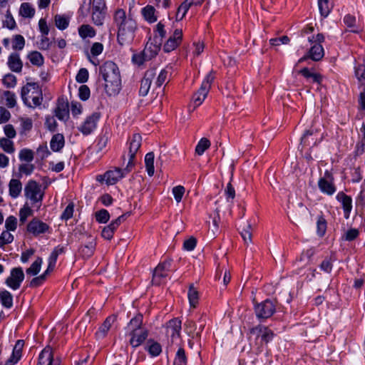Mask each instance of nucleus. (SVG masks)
I'll return each instance as SVG.
<instances>
[{"label": "nucleus", "instance_id": "obj_1", "mask_svg": "<svg viewBox=\"0 0 365 365\" xmlns=\"http://www.w3.org/2000/svg\"><path fill=\"white\" fill-rule=\"evenodd\" d=\"M114 24L118 28L117 39L120 45L131 42L137 30L138 26L131 14H126L123 9H118L113 14Z\"/></svg>", "mask_w": 365, "mask_h": 365}, {"label": "nucleus", "instance_id": "obj_2", "mask_svg": "<svg viewBox=\"0 0 365 365\" xmlns=\"http://www.w3.org/2000/svg\"><path fill=\"white\" fill-rule=\"evenodd\" d=\"M105 81L104 89L109 96L117 95L121 89V78L118 66L111 61H106L99 68Z\"/></svg>", "mask_w": 365, "mask_h": 365}, {"label": "nucleus", "instance_id": "obj_3", "mask_svg": "<svg viewBox=\"0 0 365 365\" xmlns=\"http://www.w3.org/2000/svg\"><path fill=\"white\" fill-rule=\"evenodd\" d=\"M21 98L24 104L29 108H36L43 101L42 89L37 83H27L21 88Z\"/></svg>", "mask_w": 365, "mask_h": 365}, {"label": "nucleus", "instance_id": "obj_4", "mask_svg": "<svg viewBox=\"0 0 365 365\" xmlns=\"http://www.w3.org/2000/svg\"><path fill=\"white\" fill-rule=\"evenodd\" d=\"M142 143V136L139 133H134L128 140V162L125 168L127 172H130L136 163V154Z\"/></svg>", "mask_w": 365, "mask_h": 365}, {"label": "nucleus", "instance_id": "obj_5", "mask_svg": "<svg viewBox=\"0 0 365 365\" xmlns=\"http://www.w3.org/2000/svg\"><path fill=\"white\" fill-rule=\"evenodd\" d=\"M25 196L30 199L33 204H37L39 208L44 196V192L41 191V186L36 181L29 180L24 187Z\"/></svg>", "mask_w": 365, "mask_h": 365}, {"label": "nucleus", "instance_id": "obj_6", "mask_svg": "<svg viewBox=\"0 0 365 365\" xmlns=\"http://www.w3.org/2000/svg\"><path fill=\"white\" fill-rule=\"evenodd\" d=\"M214 79L215 76L212 73H210L206 76L200 88L192 96V101L195 105V108L198 107L203 103L211 88V84Z\"/></svg>", "mask_w": 365, "mask_h": 365}, {"label": "nucleus", "instance_id": "obj_7", "mask_svg": "<svg viewBox=\"0 0 365 365\" xmlns=\"http://www.w3.org/2000/svg\"><path fill=\"white\" fill-rule=\"evenodd\" d=\"M276 311L275 302L271 299H265L264 301L257 304L255 306V312L258 319H267L270 318Z\"/></svg>", "mask_w": 365, "mask_h": 365}, {"label": "nucleus", "instance_id": "obj_8", "mask_svg": "<svg viewBox=\"0 0 365 365\" xmlns=\"http://www.w3.org/2000/svg\"><path fill=\"white\" fill-rule=\"evenodd\" d=\"M334 176L329 170H325L324 177L318 180V186L320 191L328 195H332L336 192V187L334 183Z\"/></svg>", "mask_w": 365, "mask_h": 365}, {"label": "nucleus", "instance_id": "obj_9", "mask_svg": "<svg viewBox=\"0 0 365 365\" xmlns=\"http://www.w3.org/2000/svg\"><path fill=\"white\" fill-rule=\"evenodd\" d=\"M100 118L101 113L99 112H93L86 117L83 123L78 128V130L86 136L91 134L96 130Z\"/></svg>", "mask_w": 365, "mask_h": 365}, {"label": "nucleus", "instance_id": "obj_10", "mask_svg": "<svg viewBox=\"0 0 365 365\" xmlns=\"http://www.w3.org/2000/svg\"><path fill=\"white\" fill-rule=\"evenodd\" d=\"M170 266L171 261L165 260L155 267L152 279L153 284L159 285L162 283L163 280L168 275Z\"/></svg>", "mask_w": 365, "mask_h": 365}, {"label": "nucleus", "instance_id": "obj_11", "mask_svg": "<svg viewBox=\"0 0 365 365\" xmlns=\"http://www.w3.org/2000/svg\"><path fill=\"white\" fill-rule=\"evenodd\" d=\"M24 279V273L21 267H15L11 270V274L6 278V284L14 290L18 289Z\"/></svg>", "mask_w": 365, "mask_h": 365}, {"label": "nucleus", "instance_id": "obj_12", "mask_svg": "<svg viewBox=\"0 0 365 365\" xmlns=\"http://www.w3.org/2000/svg\"><path fill=\"white\" fill-rule=\"evenodd\" d=\"M53 113L59 120L64 122L68 120L69 118V104L66 98L63 96L58 98Z\"/></svg>", "mask_w": 365, "mask_h": 365}, {"label": "nucleus", "instance_id": "obj_13", "mask_svg": "<svg viewBox=\"0 0 365 365\" xmlns=\"http://www.w3.org/2000/svg\"><path fill=\"white\" fill-rule=\"evenodd\" d=\"M250 334H255L257 338H261V341L267 344L271 341L274 336L272 330L268 327L257 325L250 330Z\"/></svg>", "mask_w": 365, "mask_h": 365}, {"label": "nucleus", "instance_id": "obj_14", "mask_svg": "<svg viewBox=\"0 0 365 365\" xmlns=\"http://www.w3.org/2000/svg\"><path fill=\"white\" fill-rule=\"evenodd\" d=\"M182 30L176 29L173 34L169 37L163 46V50L166 53L174 51L182 42Z\"/></svg>", "mask_w": 365, "mask_h": 365}, {"label": "nucleus", "instance_id": "obj_15", "mask_svg": "<svg viewBox=\"0 0 365 365\" xmlns=\"http://www.w3.org/2000/svg\"><path fill=\"white\" fill-rule=\"evenodd\" d=\"M324 51L322 46L319 43H315L309 48L306 55L299 58L298 63H301L308 58L314 61H319L324 57Z\"/></svg>", "mask_w": 365, "mask_h": 365}, {"label": "nucleus", "instance_id": "obj_16", "mask_svg": "<svg viewBox=\"0 0 365 365\" xmlns=\"http://www.w3.org/2000/svg\"><path fill=\"white\" fill-rule=\"evenodd\" d=\"M37 365H60L58 359H54L53 349L46 346L40 353Z\"/></svg>", "mask_w": 365, "mask_h": 365}, {"label": "nucleus", "instance_id": "obj_17", "mask_svg": "<svg viewBox=\"0 0 365 365\" xmlns=\"http://www.w3.org/2000/svg\"><path fill=\"white\" fill-rule=\"evenodd\" d=\"M124 220V215H120L115 220L111 221L108 225L104 227L101 232L102 237H103L105 240H110L113 237L114 232L116 231L118 227Z\"/></svg>", "mask_w": 365, "mask_h": 365}, {"label": "nucleus", "instance_id": "obj_18", "mask_svg": "<svg viewBox=\"0 0 365 365\" xmlns=\"http://www.w3.org/2000/svg\"><path fill=\"white\" fill-rule=\"evenodd\" d=\"M48 229L49 226L38 218H34L27 225V231L35 236L46 232Z\"/></svg>", "mask_w": 365, "mask_h": 365}, {"label": "nucleus", "instance_id": "obj_19", "mask_svg": "<svg viewBox=\"0 0 365 365\" xmlns=\"http://www.w3.org/2000/svg\"><path fill=\"white\" fill-rule=\"evenodd\" d=\"M155 69L148 70L141 80L139 94L141 96H145L150 90L153 79L155 76Z\"/></svg>", "mask_w": 365, "mask_h": 365}, {"label": "nucleus", "instance_id": "obj_20", "mask_svg": "<svg viewBox=\"0 0 365 365\" xmlns=\"http://www.w3.org/2000/svg\"><path fill=\"white\" fill-rule=\"evenodd\" d=\"M128 173L129 172H127L125 168L123 170L120 168H115L114 170L106 172L103 177L106 180V184L114 185Z\"/></svg>", "mask_w": 365, "mask_h": 365}, {"label": "nucleus", "instance_id": "obj_21", "mask_svg": "<svg viewBox=\"0 0 365 365\" xmlns=\"http://www.w3.org/2000/svg\"><path fill=\"white\" fill-rule=\"evenodd\" d=\"M88 2V4L91 5L93 3L92 6V20L93 22L97 25L101 26L103 24L104 16L101 11V9L103 7L104 4L99 0V2L97 4H95L96 0H84V2Z\"/></svg>", "mask_w": 365, "mask_h": 365}, {"label": "nucleus", "instance_id": "obj_22", "mask_svg": "<svg viewBox=\"0 0 365 365\" xmlns=\"http://www.w3.org/2000/svg\"><path fill=\"white\" fill-rule=\"evenodd\" d=\"M205 0H185L178 7L176 14V20H182L186 15L189 9L195 5L200 6Z\"/></svg>", "mask_w": 365, "mask_h": 365}, {"label": "nucleus", "instance_id": "obj_23", "mask_svg": "<svg viewBox=\"0 0 365 365\" xmlns=\"http://www.w3.org/2000/svg\"><path fill=\"white\" fill-rule=\"evenodd\" d=\"M24 346V341L21 339L17 340L14 346L12 354L9 359H7L4 365H14L21 357L22 349Z\"/></svg>", "mask_w": 365, "mask_h": 365}, {"label": "nucleus", "instance_id": "obj_24", "mask_svg": "<svg viewBox=\"0 0 365 365\" xmlns=\"http://www.w3.org/2000/svg\"><path fill=\"white\" fill-rule=\"evenodd\" d=\"M128 335L130 336V344L133 348H136L145 341L148 336V331L147 329H141L138 331L129 334Z\"/></svg>", "mask_w": 365, "mask_h": 365}, {"label": "nucleus", "instance_id": "obj_25", "mask_svg": "<svg viewBox=\"0 0 365 365\" xmlns=\"http://www.w3.org/2000/svg\"><path fill=\"white\" fill-rule=\"evenodd\" d=\"M182 322L178 318L170 319L166 326L167 333L170 334V336L174 339L179 337L181 331Z\"/></svg>", "mask_w": 365, "mask_h": 365}, {"label": "nucleus", "instance_id": "obj_26", "mask_svg": "<svg viewBox=\"0 0 365 365\" xmlns=\"http://www.w3.org/2000/svg\"><path fill=\"white\" fill-rule=\"evenodd\" d=\"M336 200L341 202L342 207L344 212V217L349 218V214L352 209V200L351 197L346 195L343 192H339L336 195Z\"/></svg>", "mask_w": 365, "mask_h": 365}, {"label": "nucleus", "instance_id": "obj_27", "mask_svg": "<svg viewBox=\"0 0 365 365\" xmlns=\"http://www.w3.org/2000/svg\"><path fill=\"white\" fill-rule=\"evenodd\" d=\"M8 66L14 72L20 73L22 70L23 62L18 53H11L8 58Z\"/></svg>", "mask_w": 365, "mask_h": 365}, {"label": "nucleus", "instance_id": "obj_28", "mask_svg": "<svg viewBox=\"0 0 365 365\" xmlns=\"http://www.w3.org/2000/svg\"><path fill=\"white\" fill-rule=\"evenodd\" d=\"M144 349L151 357L158 356L162 352V346L154 339H148L144 346Z\"/></svg>", "mask_w": 365, "mask_h": 365}, {"label": "nucleus", "instance_id": "obj_29", "mask_svg": "<svg viewBox=\"0 0 365 365\" xmlns=\"http://www.w3.org/2000/svg\"><path fill=\"white\" fill-rule=\"evenodd\" d=\"M143 317L141 314H136L134 317H133L130 319V321L129 322L126 327L127 332L128 333V334L143 329Z\"/></svg>", "mask_w": 365, "mask_h": 365}, {"label": "nucleus", "instance_id": "obj_30", "mask_svg": "<svg viewBox=\"0 0 365 365\" xmlns=\"http://www.w3.org/2000/svg\"><path fill=\"white\" fill-rule=\"evenodd\" d=\"M65 145V138L61 133L54 134L50 141V148L53 152H60Z\"/></svg>", "mask_w": 365, "mask_h": 365}, {"label": "nucleus", "instance_id": "obj_31", "mask_svg": "<svg viewBox=\"0 0 365 365\" xmlns=\"http://www.w3.org/2000/svg\"><path fill=\"white\" fill-rule=\"evenodd\" d=\"M160 45L161 44H159V42L157 41L155 43L148 42L143 49V55L145 56V58L151 60L153 58L155 57L160 51Z\"/></svg>", "mask_w": 365, "mask_h": 365}, {"label": "nucleus", "instance_id": "obj_32", "mask_svg": "<svg viewBox=\"0 0 365 365\" xmlns=\"http://www.w3.org/2000/svg\"><path fill=\"white\" fill-rule=\"evenodd\" d=\"M299 73L311 83H320L322 80V76L319 73L312 72V70L308 68L301 69Z\"/></svg>", "mask_w": 365, "mask_h": 365}, {"label": "nucleus", "instance_id": "obj_33", "mask_svg": "<svg viewBox=\"0 0 365 365\" xmlns=\"http://www.w3.org/2000/svg\"><path fill=\"white\" fill-rule=\"evenodd\" d=\"M308 212V208L302 203H299L298 207L293 211L292 217L297 222L301 223L304 220Z\"/></svg>", "mask_w": 365, "mask_h": 365}, {"label": "nucleus", "instance_id": "obj_34", "mask_svg": "<svg viewBox=\"0 0 365 365\" xmlns=\"http://www.w3.org/2000/svg\"><path fill=\"white\" fill-rule=\"evenodd\" d=\"M318 6L322 16L327 17L334 6L332 0H318Z\"/></svg>", "mask_w": 365, "mask_h": 365}, {"label": "nucleus", "instance_id": "obj_35", "mask_svg": "<svg viewBox=\"0 0 365 365\" xmlns=\"http://www.w3.org/2000/svg\"><path fill=\"white\" fill-rule=\"evenodd\" d=\"M80 37L83 39L93 38L96 35V31L89 24H83L78 29Z\"/></svg>", "mask_w": 365, "mask_h": 365}, {"label": "nucleus", "instance_id": "obj_36", "mask_svg": "<svg viewBox=\"0 0 365 365\" xmlns=\"http://www.w3.org/2000/svg\"><path fill=\"white\" fill-rule=\"evenodd\" d=\"M115 320V317L114 316L108 317L104 322L98 328V331H97L96 334L98 335L99 337H104L110 329Z\"/></svg>", "mask_w": 365, "mask_h": 365}, {"label": "nucleus", "instance_id": "obj_37", "mask_svg": "<svg viewBox=\"0 0 365 365\" xmlns=\"http://www.w3.org/2000/svg\"><path fill=\"white\" fill-rule=\"evenodd\" d=\"M9 195L14 197H17L22 190V184L19 180L11 179L9 182Z\"/></svg>", "mask_w": 365, "mask_h": 365}, {"label": "nucleus", "instance_id": "obj_38", "mask_svg": "<svg viewBox=\"0 0 365 365\" xmlns=\"http://www.w3.org/2000/svg\"><path fill=\"white\" fill-rule=\"evenodd\" d=\"M0 303L6 309H11L13 307V296L7 290L0 292Z\"/></svg>", "mask_w": 365, "mask_h": 365}, {"label": "nucleus", "instance_id": "obj_39", "mask_svg": "<svg viewBox=\"0 0 365 365\" xmlns=\"http://www.w3.org/2000/svg\"><path fill=\"white\" fill-rule=\"evenodd\" d=\"M154 159L155 155L153 152L148 153L145 156V168L150 177H152L155 173Z\"/></svg>", "mask_w": 365, "mask_h": 365}, {"label": "nucleus", "instance_id": "obj_40", "mask_svg": "<svg viewBox=\"0 0 365 365\" xmlns=\"http://www.w3.org/2000/svg\"><path fill=\"white\" fill-rule=\"evenodd\" d=\"M354 73L359 86L365 88V64H359L355 66Z\"/></svg>", "mask_w": 365, "mask_h": 365}, {"label": "nucleus", "instance_id": "obj_41", "mask_svg": "<svg viewBox=\"0 0 365 365\" xmlns=\"http://www.w3.org/2000/svg\"><path fill=\"white\" fill-rule=\"evenodd\" d=\"M155 9L153 6L148 5L142 9V14L145 19L149 23H154L157 21L155 15Z\"/></svg>", "mask_w": 365, "mask_h": 365}, {"label": "nucleus", "instance_id": "obj_42", "mask_svg": "<svg viewBox=\"0 0 365 365\" xmlns=\"http://www.w3.org/2000/svg\"><path fill=\"white\" fill-rule=\"evenodd\" d=\"M30 62L36 66H41L44 63V58L42 54L38 51H31L27 56Z\"/></svg>", "mask_w": 365, "mask_h": 365}, {"label": "nucleus", "instance_id": "obj_43", "mask_svg": "<svg viewBox=\"0 0 365 365\" xmlns=\"http://www.w3.org/2000/svg\"><path fill=\"white\" fill-rule=\"evenodd\" d=\"M0 148L6 153L11 154L15 152V147L14 142L11 138H0Z\"/></svg>", "mask_w": 365, "mask_h": 365}, {"label": "nucleus", "instance_id": "obj_44", "mask_svg": "<svg viewBox=\"0 0 365 365\" xmlns=\"http://www.w3.org/2000/svg\"><path fill=\"white\" fill-rule=\"evenodd\" d=\"M336 260L335 255L332 253L329 257H326L320 264V269L327 273H330L333 267V262Z\"/></svg>", "mask_w": 365, "mask_h": 365}, {"label": "nucleus", "instance_id": "obj_45", "mask_svg": "<svg viewBox=\"0 0 365 365\" xmlns=\"http://www.w3.org/2000/svg\"><path fill=\"white\" fill-rule=\"evenodd\" d=\"M43 259L41 257H38L32 263V264L26 269V272L28 275L34 276L36 275L41 270Z\"/></svg>", "mask_w": 365, "mask_h": 365}, {"label": "nucleus", "instance_id": "obj_46", "mask_svg": "<svg viewBox=\"0 0 365 365\" xmlns=\"http://www.w3.org/2000/svg\"><path fill=\"white\" fill-rule=\"evenodd\" d=\"M90 238L91 240L88 242V244L81 246L80 248L81 252L87 257H91L93 255L96 245L95 240L92 238L91 236Z\"/></svg>", "mask_w": 365, "mask_h": 365}, {"label": "nucleus", "instance_id": "obj_47", "mask_svg": "<svg viewBox=\"0 0 365 365\" xmlns=\"http://www.w3.org/2000/svg\"><path fill=\"white\" fill-rule=\"evenodd\" d=\"M19 14L23 17L31 18L35 14V9L29 3H22L20 6Z\"/></svg>", "mask_w": 365, "mask_h": 365}, {"label": "nucleus", "instance_id": "obj_48", "mask_svg": "<svg viewBox=\"0 0 365 365\" xmlns=\"http://www.w3.org/2000/svg\"><path fill=\"white\" fill-rule=\"evenodd\" d=\"M187 297L190 306L194 308L196 307L198 304L199 293L193 284H191L189 287Z\"/></svg>", "mask_w": 365, "mask_h": 365}, {"label": "nucleus", "instance_id": "obj_49", "mask_svg": "<svg viewBox=\"0 0 365 365\" xmlns=\"http://www.w3.org/2000/svg\"><path fill=\"white\" fill-rule=\"evenodd\" d=\"M327 228V222L324 216H318L317 221V233L320 237L324 236Z\"/></svg>", "mask_w": 365, "mask_h": 365}, {"label": "nucleus", "instance_id": "obj_50", "mask_svg": "<svg viewBox=\"0 0 365 365\" xmlns=\"http://www.w3.org/2000/svg\"><path fill=\"white\" fill-rule=\"evenodd\" d=\"M210 141L207 138H201L195 147V153L202 155L210 148Z\"/></svg>", "mask_w": 365, "mask_h": 365}, {"label": "nucleus", "instance_id": "obj_51", "mask_svg": "<svg viewBox=\"0 0 365 365\" xmlns=\"http://www.w3.org/2000/svg\"><path fill=\"white\" fill-rule=\"evenodd\" d=\"M55 25L60 30L66 29L69 24V20L65 16L56 14L54 16Z\"/></svg>", "mask_w": 365, "mask_h": 365}, {"label": "nucleus", "instance_id": "obj_52", "mask_svg": "<svg viewBox=\"0 0 365 365\" xmlns=\"http://www.w3.org/2000/svg\"><path fill=\"white\" fill-rule=\"evenodd\" d=\"M4 97L5 100V105L9 108H14L16 104V95L9 91L4 92Z\"/></svg>", "mask_w": 365, "mask_h": 365}, {"label": "nucleus", "instance_id": "obj_53", "mask_svg": "<svg viewBox=\"0 0 365 365\" xmlns=\"http://www.w3.org/2000/svg\"><path fill=\"white\" fill-rule=\"evenodd\" d=\"M25 46V39L23 36L16 34L13 38L12 48L14 50L21 51Z\"/></svg>", "mask_w": 365, "mask_h": 365}, {"label": "nucleus", "instance_id": "obj_54", "mask_svg": "<svg viewBox=\"0 0 365 365\" xmlns=\"http://www.w3.org/2000/svg\"><path fill=\"white\" fill-rule=\"evenodd\" d=\"M14 240V236L9 230L3 231L0 235V247L4 248L7 244L11 243Z\"/></svg>", "mask_w": 365, "mask_h": 365}, {"label": "nucleus", "instance_id": "obj_55", "mask_svg": "<svg viewBox=\"0 0 365 365\" xmlns=\"http://www.w3.org/2000/svg\"><path fill=\"white\" fill-rule=\"evenodd\" d=\"M96 220L99 223H106L110 219V214L107 210L101 209L95 214Z\"/></svg>", "mask_w": 365, "mask_h": 365}, {"label": "nucleus", "instance_id": "obj_56", "mask_svg": "<svg viewBox=\"0 0 365 365\" xmlns=\"http://www.w3.org/2000/svg\"><path fill=\"white\" fill-rule=\"evenodd\" d=\"M33 215V210L27 205H25L19 211V220L23 224L27 218Z\"/></svg>", "mask_w": 365, "mask_h": 365}, {"label": "nucleus", "instance_id": "obj_57", "mask_svg": "<svg viewBox=\"0 0 365 365\" xmlns=\"http://www.w3.org/2000/svg\"><path fill=\"white\" fill-rule=\"evenodd\" d=\"M240 235L245 241V243L250 242L252 240V232H251V225L249 223L244 225L243 227L241 228Z\"/></svg>", "mask_w": 365, "mask_h": 365}, {"label": "nucleus", "instance_id": "obj_58", "mask_svg": "<svg viewBox=\"0 0 365 365\" xmlns=\"http://www.w3.org/2000/svg\"><path fill=\"white\" fill-rule=\"evenodd\" d=\"M187 358L184 349L180 348L176 354V358L174 361V365H186Z\"/></svg>", "mask_w": 365, "mask_h": 365}, {"label": "nucleus", "instance_id": "obj_59", "mask_svg": "<svg viewBox=\"0 0 365 365\" xmlns=\"http://www.w3.org/2000/svg\"><path fill=\"white\" fill-rule=\"evenodd\" d=\"M19 159L30 163L34 160V152L30 149H22L19 152Z\"/></svg>", "mask_w": 365, "mask_h": 365}, {"label": "nucleus", "instance_id": "obj_60", "mask_svg": "<svg viewBox=\"0 0 365 365\" xmlns=\"http://www.w3.org/2000/svg\"><path fill=\"white\" fill-rule=\"evenodd\" d=\"M359 232L358 229L351 228L348 230L342 236V239L346 241H353L358 237Z\"/></svg>", "mask_w": 365, "mask_h": 365}, {"label": "nucleus", "instance_id": "obj_61", "mask_svg": "<svg viewBox=\"0 0 365 365\" xmlns=\"http://www.w3.org/2000/svg\"><path fill=\"white\" fill-rule=\"evenodd\" d=\"M45 126L51 132H54L57 129L58 123L54 116L47 115L45 120Z\"/></svg>", "mask_w": 365, "mask_h": 365}, {"label": "nucleus", "instance_id": "obj_62", "mask_svg": "<svg viewBox=\"0 0 365 365\" xmlns=\"http://www.w3.org/2000/svg\"><path fill=\"white\" fill-rule=\"evenodd\" d=\"M2 82L7 88H13L16 84V78L13 74L8 73L4 76Z\"/></svg>", "mask_w": 365, "mask_h": 365}, {"label": "nucleus", "instance_id": "obj_63", "mask_svg": "<svg viewBox=\"0 0 365 365\" xmlns=\"http://www.w3.org/2000/svg\"><path fill=\"white\" fill-rule=\"evenodd\" d=\"M74 211V205L73 202L69 203L64 211L61 214V219L63 220H68L73 217Z\"/></svg>", "mask_w": 365, "mask_h": 365}, {"label": "nucleus", "instance_id": "obj_64", "mask_svg": "<svg viewBox=\"0 0 365 365\" xmlns=\"http://www.w3.org/2000/svg\"><path fill=\"white\" fill-rule=\"evenodd\" d=\"M5 227L6 230L14 231L17 227V219L16 217L11 215L8 217L5 221Z\"/></svg>", "mask_w": 365, "mask_h": 365}]
</instances>
